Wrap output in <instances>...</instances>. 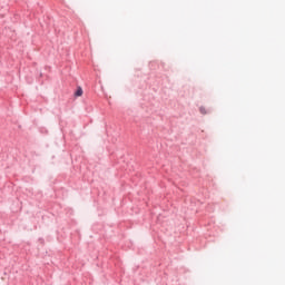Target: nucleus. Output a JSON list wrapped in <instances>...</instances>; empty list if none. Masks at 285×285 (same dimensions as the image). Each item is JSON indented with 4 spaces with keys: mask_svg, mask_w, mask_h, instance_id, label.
I'll return each mask as SVG.
<instances>
[{
    "mask_svg": "<svg viewBox=\"0 0 285 285\" xmlns=\"http://www.w3.org/2000/svg\"><path fill=\"white\" fill-rule=\"evenodd\" d=\"M83 95V89L81 87L77 88V91L75 92V97H81Z\"/></svg>",
    "mask_w": 285,
    "mask_h": 285,
    "instance_id": "obj_1",
    "label": "nucleus"
},
{
    "mask_svg": "<svg viewBox=\"0 0 285 285\" xmlns=\"http://www.w3.org/2000/svg\"><path fill=\"white\" fill-rule=\"evenodd\" d=\"M199 111H200L202 115H207L208 114V111L206 110V107H200Z\"/></svg>",
    "mask_w": 285,
    "mask_h": 285,
    "instance_id": "obj_2",
    "label": "nucleus"
}]
</instances>
